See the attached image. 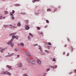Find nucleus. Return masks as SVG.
Returning a JSON list of instances; mask_svg holds the SVG:
<instances>
[{
  "mask_svg": "<svg viewBox=\"0 0 76 76\" xmlns=\"http://www.w3.org/2000/svg\"><path fill=\"white\" fill-rule=\"evenodd\" d=\"M20 45H21L22 46H24V43L23 42L20 43Z\"/></svg>",
  "mask_w": 76,
  "mask_h": 76,
  "instance_id": "nucleus-12",
  "label": "nucleus"
},
{
  "mask_svg": "<svg viewBox=\"0 0 76 76\" xmlns=\"http://www.w3.org/2000/svg\"><path fill=\"white\" fill-rule=\"evenodd\" d=\"M18 66L19 67H22V64L21 63H19L18 64Z\"/></svg>",
  "mask_w": 76,
  "mask_h": 76,
  "instance_id": "nucleus-4",
  "label": "nucleus"
},
{
  "mask_svg": "<svg viewBox=\"0 0 76 76\" xmlns=\"http://www.w3.org/2000/svg\"><path fill=\"white\" fill-rule=\"evenodd\" d=\"M39 49L41 51V52H42V48H39Z\"/></svg>",
  "mask_w": 76,
  "mask_h": 76,
  "instance_id": "nucleus-20",
  "label": "nucleus"
},
{
  "mask_svg": "<svg viewBox=\"0 0 76 76\" xmlns=\"http://www.w3.org/2000/svg\"><path fill=\"white\" fill-rule=\"evenodd\" d=\"M10 15L11 16V18L12 19L14 20V19H15V17H13V14H12V13H10Z\"/></svg>",
  "mask_w": 76,
  "mask_h": 76,
  "instance_id": "nucleus-6",
  "label": "nucleus"
},
{
  "mask_svg": "<svg viewBox=\"0 0 76 76\" xmlns=\"http://www.w3.org/2000/svg\"><path fill=\"white\" fill-rule=\"evenodd\" d=\"M3 1H4L5 0H3Z\"/></svg>",
  "mask_w": 76,
  "mask_h": 76,
  "instance_id": "nucleus-55",
  "label": "nucleus"
},
{
  "mask_svg": "<svg viewBox=\"0 0 76 76\" xmlns=\"http://www.w3.org/2000/svg\"><path fill=\"white\" fill-rule=\"evenodd\" d=\"M2 17H3V16L2 15L0 16V19H2Z\"/></svg>",
  "mask_w": 76,
  "mask_h": 76,
  "instance_id": "nucleus-28",
  "label": "nucleus"
},
{
  "mask_svg": "<svg viewBox=\"0 0 76 76\" xmlns=\"http://www.w3.org/2000/svg\"><path fill=\"white\" fill-rule=\"evenodd\" d=\"M53 61H56V59H55V58H53Z\"/></svg>",
  "mask_w": 76,
  "mask_h": 76,
  "instance_id": "nucleus-25",
  "label": "nucleus"
},
{
  "mask_svg": "<svg viewBox=\"0 0 76 76\" xmlns=\"http://www.w3.org/2000/svg\"><path fill=\"white\" fill-rule=\"evenodd\" d=\"M16 34V32L13 33H11L10 34V35H15Z\"/></svg>",
  "mask_w": 76,
  "mask_h": 76,
  "instance_id": "nucleus-9",
  "label": "nucleus"
},
{
  "mask_svg": "<svg viewBox=\"0 0 76 76\" xmlns=\"http://www.w3.org/2000/svg\"><path fill=\"white\" fill-rule=\"evenodd\" d=\"M17 45H18V46H19V45H20V44H19V43H18L17 44Z\"/></svg>",
  "mask_w": 76,
  "mask_h": 76,
  "instance_id": "nucleus-37",
  "label": "nucleus"
},
{
  "mask_svg": "<svg viewBox=\"0 0 76 76\" xmlns=\"http://www.w3.org/2000/svg\"><path fill=\"white\" fill-rule=\"evenodd\" d=\"M68 41H69V39H68Z\"/></svg>",
  "mask_w": 76,
  "mask_h": 76,
  "instance_id": "nucleus-51",
  "label": "nucleus"
},
{
  "mask_svg": "<svg viewBox=\"0 0 76 76\" xmlns=\"http://www.w3.org/2000/svg\"><path fill=\"white\" fill-rule=\"evenodd\" d=\"M14 54V53H12L10 55V56L11 55V56H13Z\"/></svg>",
  "mask_w": 76,
  "mask_h": 76,
  "instance_id": "nucleus-26",
  "label": "nucleus"
},
{
  "mask_svg": "<svg viewBox=\"0 0 76 76\" xmlns=\"http://www.w3.org/2000/svg\"><path fill=\"white\" fill-rule=\"evenodd\" d=\"M35 1H36L35 0H33L32 1V2H33V3H35Z\"/></svg>",
  "mask_w": 76,
  "mask_h": 76,
  "instance_id": "nucleus-27",
  "label": "nucleus"
},
{
  "mask_svg": "<svg viewBox=\"0 0 76 76\" xmlns=\"http://www.w3.org/2000/svg\"><path fill=\"white\" fill-rule=\"evenodd\" d=\"M15 51H18L16 49H15Z\"/></svg>",
  "mask_w": 76,
  "mask_h": 76,
  "instance_id": "nucleus-45",
  "label": "nucleus"
},
{
  "mask_svg": "<svg viewBox=\"0 0 76 76\" xmlns=\"http://www.w3.org/2000/svg\"><path fill=\"white\" fill-rule=\"evenodd\" d=\"M17 57H19V55H18L17 56Z\"/></svg>",
  "mask_w": 76,
  "mask_h": 76,
  "instance_id": "nucleus-43",
  "label": "nucleus"
},
{
  "mask_svg": "<svg viewBox=\"0 0 76 76\" xmlns=\"http://www.w3.org/2000/svg\"><path fill=\"white\" fill-rule=\"evenodd\" d=\"M48 49H50V48H48Z\"/></svg>",
  "mask_w": 76,
  "mask_h": 76,
  "instance_id": "nucleus-54",
  "label": "nucleus"
},
{
  "mask_svg": "<svg viewBox=\"0 0 76 76\" xmlns=\"http://www.w3.org/2000/svg\"><path fill=\"white\" fill-rule=\"evenodd\" d=\"M25 26H26V30H28L29 29L30 27H29L27 25H26Z\"/></svg>",
  "mask_w": 76,
  "mask_h": 76,
  "instance_id": "nucleus-7",
  "label": "nucleus"
},
{
  "mask_svg": "<svg viewBox=\"0 0 76 76\" xmlns=\"http://www.w3.org/2000/svg\"><path fill=\"white\" fill-rule=\"evenodd\" d=\"M51 68H57V66H55V67L51 66Z\"/></svg>",
  "mask_w": 76,
  "mask_h": 76,
  "instance_id": "nucleus-13",
  "label": "nucleus"
},
{
  "mask_svg": "<svg viewBox=\"0 0 76 76\" xmlns=\"http://www.w3.org/2000/svg\"><path fill=\"white\" fill-rule=\"evenodd\" d=\"M48 45H51V43L49 42L48 43Z\"/></svg>",
  "mask_w": 76,
  "mask_h": 76,
  "instance_id": "nucleus-21",
  "label": "nucleus"
},
{
  "mask_svg": "<svg viewBox=\"0 0 76 76\" xmlns=\"http://www.w3.org/2000/svg\"><path fill=\"white\" fill-rule=\"evenodd\" d=\"M7 75H9L10 76L11 75V74L10 73L8 72V73H7Z\"/></svg>",
  "mask_w": 76,
  "mask_h": 76,
  "instance_id": "nucleus-19",
  "label": "nucleus"
},
{
  "mask_svg": "<svg viewBox=\"0 0 76 76\" xmlns=\"http://www.w3.org/2000/svg\"><path fill=\"white\" fill-rule=\"evenodd\" d=\"M15 11L14 10H12V13L11 12H10V13H12V14H14L15 13Z\"/></svg>",
  "mask_w": 76,
  "mask_h": 76,
  "instance_id": "nucleus-14",
  "label": "nucleus"
},
{
  "mask_svg": "<svg viewBox=\"0 0 76 76\" xmlns=\"http://www.w3.org/2000/svg\"><path fill=\"white\" fill-rule=\"evenodd\" d=\"M6 49H7V48H5L1 50V53H3V51H4V50H6Z\"/></svg>",
  "mask_w": 76,
  "mask_h": 76,
  "instance_id": "nucleus-10",
  "label": "nucleus"
},
{
  "mask_svg": "<svg viewBox=\"0 0 76 76\" xmlns=\"http://www.w3.org/2000/svg\"><path fill=\"white\" fill-rule=\"evenodd\" d=\"M15 38H16L17 39H18V36H15L13 35L12 37V39L10 41V42L8 43H7V44H8L9 45L11 44V47H13L14 44H13L12 42V41H13V39H15Z\"/></svg>",
  "mask_w": 76,
  "mask_h": 76,
  "instance_id": "nucleus-1",
  "label": "nucleus"
},
{
  "mask_svg": "<svg viewBox=\"0 0 76 76\" xmlns=\"http://www.w3.org/2000/svg\"><path fill=\"white\" fill-rule=\"evenodd\" d=\"M74 72L75 73H76V69L74 70Z\"/></svg>",
  "mask_w": 76,
  "mask_h": 76,
  "instance_id": "nucleus-38",
  "label": "nucleus"
},
{
  "mask_svg": "<svg viewBox=\"0 0 76 76\" xmlns=\"http://www.w3.org/2000/svg\"><path fill=\"white\" fill-rule=\"evenodd\" d=\"M41 34H43V33L41 32Z\"/></svg>",
  "mask_w": 76,
  "mask_h": 76,
  "instance_id": "nucleus-50",
  "label": "nucleus"
},
{
  "mask_svg": "<svg viewBox=\"0 0 76 76\" xmlns=\"http://www.w3.org/2000/svg\"><path fill=\"white\" fill-rule=\"evenodd\" d=\"M37 29L38 30H40V27H37Z\"/></svg>",
  "mask_w": 76,
  "mask_h": 76,
  "instance_id": "nucleus-24",
  "label": "nucleus"
},
{
  "mask_svg": "<svg viewBox=\"0 0 76 76\" xmlns=\"http://www.w3.org/2000/svg\"><path fill=\"white\" fill-rule=\"evenodd\" d=\"M37 62L39 64H41V61L39 59H37Z\"/></svg>",
  "mask_w": 76,
  "mask_h": 76,
  "instance_id": "nucleus-5",
  "label": "nucleus"
},
{
  "mask_svg": "<svg viewBox=\"0 0 76 76\" xmlns=\"http://www.w3.org/2000/svg\"><path fill=\"white\" fill-rule=\"evenodd\" d=\"M26 55L27 57H31V55L29 54V53L28 52V51L26 52Z\"/></svg>",
  "mask_w": 76,
  "mask_h": 76,
  "instance_id": "nucleus-3",
  "label": "nucleus"
},
{
  "mask_svg": "<svg viewBox=\"0 0 76 76\" xmlns=\"http://www.w3.org/2000/svg\"><path fill=\"white\" fill-rule=\"evenodd\" d=\"M10 53H8V54H9Z\"/></svg>",
  "mask_w": 76,
  "mask_h": 76,
  "instance_id": "nucleus-52",
  "label": "nucleus"
},
{
  "mask_svg": "<svg viewBox=\"0 0 76 76\" xmlns=\"http://www.w3.org/2000/svg\"><path fill=\"white\" fill-rule=\"evenodd\" d=\"M35 45H38V44H36Z\"/></svg>",
  "mask_w": 76,
  "mask_h": 76,
  "instance_id": "nucleus-49",
  "label": "nucleus"
},
{
  "mask_svg": "<svg viewBox=\"0 0 76 76\" xmlns=\"http://www.w3.org/2000/svg\"><path fill=\"white\" fill-rule=\"evenodd\" d=\"M36 0V1H39V0Z\"/></svg>",
  "mask_w": 76,
  "mask_h": 76,
  "instance_id": "nucleus-40",
  "label": "nucleus"
},
{
  "mask_svg": "<svg viewBox=\"0 0 76 76\" xmlns=\"http://www.w3.org/2000/svg\"><path fill=\"white\" fill-rule=\"evenodd\" d=\"M64 54H65V52H64L63 53V55H64Z\"/></svg>",
  "mask_w": 76,
  "mask_h": 76,
  "instance_id": "nucleus-41",
  "label": "nucleus"
},
{
  "mask_svg": "<svg viewBox=\"0 0 76 76\" xmlns=\"http://www.w3.org/2000/svg\"><path fill=\"white\" fill-rule=\"evenodd\" d=\"M45 52H47L48 53H50V52L49 51H48L47 50H45Z\"/></svg>",
  "mask_w": 76,
  "mask_h": 76,
  "instance_id": "nucleus-22",
  "label": "nucleus"
},
{
  "mask_svg": "<svg viewBox=\"0 0 76 76\" xmlns=\"http://www.w3.org/2000/svg\"><path fill=\"white\" fill-rule=\"evenodd\" d=\"M17 6H20V4H17Z\"/></svg>",
  "mask_w": 76,
  "mask_h": 76,
  "instance_id": "nucleus-33",
  "label": "nucleus"
},
{
  "mask_svg": "<svg viewBox=\"0 0 76 76\" xmlns=\"http://www.w3.org/2000/svg\"><path fill=\"white\" fill-rule=\"evenodd\" d=\"M73 49H72V51H73Z\"/></svg>",
  "mask_w": 76,
  "mask_h": 76,
  "instance_id": "nucleus-47",
  "label": "nucleus"
},
{
  "mask_svg": "<svg viewBox=\"0 0 76 76\" xmlns=\"http://www.w3.org/2000/svg\"><path fill=\"white\" fill-rule=\"evenodd\" d=\"M10 26H12V25L10 24Z\"/></svg>",
  "mask_w": 76,
  "mask_h": 76,
  "instance_id": "nucleus-46",
  "label": "nucleus"
},
{
  "mask_svg": "<svg viewBox=\"0 0 76 76\" xmlns=\"http://www.w3.org/2000/svg\"><path fill=\"white\" fill-rule=\"evenodd\" d=\"M57 10V9L56 8L55 9L54 11V12H56V11Z\"/></svg>",
  "mask_w": 76,
  "mask_h": 76,
  "instance_id": "nucleus-31",
  "label": "nucleus"
},
{
  "mask_svg": "<svg viewBox=\"0 0 76 76\" xmlns=\"http://www.w3.org/2000/svg\"><path fill=\"white\" fill-rule=\"evenodd\" d=\"M24 13V14H26V13Z\"/></svg>",
  "mask_w": 76,
  "mask_h": 76,
  "instance_id": "nucleus-53",
  "label": "nucleus"
},
{
  "mask_svg": "<svg viewBox=\"0 0 76 76\" xmlns=\"http://www.w3.org/2000/svg\"><path fill=\"white\" fill-rule=\"evenodd\" d=\"M13 26V28H16V27H15V26Z\"/></svg>",
  "mask_w": 76,
  "mask_h": 76,
  "instance_id": "nucleus-39",
  "label": "nucleus"
},
{
  "mask_svg": "<svg viewBox=\"0 0 76 76\" xmlns=\"http://www.w3.org/2000/svg\"><path fill=\"white\" fill-rule=\"evenodd\" d=\"M5 57H11V55H7L5 56Z\"/></svg>",
  "mask_w": 76,
  "mask_h": 76,
  "instance_id": "nucleus-18",
  "label": "nucleus"
},
{
  "mask_svg": "<svg viewBox=\"0 0 76 76\" xmlns=\"http://www.w3.org/2000/svg\"><path fill=\"white\" fill-rule=\"evenodd\" d=\"M69 56V53H68L66 55L67 56Z\"/></svg>",
  "mask_w": 76,
  "mask_h": 76,
  "instance_id": "nucleus-36",
  "label": "nucleus"
},
{
  "mask_svg": "<svg viewBox=\"0 0 76 76\" xmlns=\"http://www.w3.org/2000/svg\"><path fill=\"white\" fill-rule=\"evenodd\" d=\"M29 35H30V36H31L32 37H33V35L31 33H29Z\"/></svg>",
  "mask_w": 76,
  "mask_h": 76,
  "instance_id": "nucleus-16",
  "label": "nucleus"
},
{
  "mask_svg": "<svg viewBox=\"0 0 76 76\" xmlns=\"http://www.w3.org/2000/svg\"><path fill=\"white\" fill-rule=\"evenodd\" d=\"M46 23H49V21H48V20H46Z\"/></svg>",
  "mask_w": 76,
  "mask_h": 76,
  "instance_id": "nucleus-23",
  "label": "nucleus"
},
{
  "mask_svg": "<svg viewBox=\"0 0 76 76\" xmlns=\"http://www.w3.org/2000/svg\"><path fill=\"white\" fill-rule=\"evenodd\" d=\"M4 27H5V28H6L7 27V26L6 25H4Z\"/></svg>",
  "mask_w": 76,
  "mask_h": 76,
  "instance_id": "nucleus-32",
  "label": "nucleus"
},
{
  "mask_svg": "<svg viewBox=\"0 0 76 76\" xmlns=\"http://www.w3.org/2000/svg\"><path fill=\"white\" fill-rule=\"evenodd\" d=\"M24 76H28V75H27V74H25L23 75Z\"/></svg>",
  "mask_w": 76,
  "mask_h": 76,
  "instance_id": "nucleus-29",
  "label": "nucleus"
},
{
  "mask_svg": "<svg viewBox=\"0 0 76 76\" xmlns=\"http://www.w3.org/2000/svg\"><path fill=\"white\" fill-rule=\"evenodd\" d=\"M67 46V45H65V47H66Z\"/></svg>",
  "mask_w": 76,
  "mask_h": 76,
  "instance_id": "nucleus-42",
  "label": "nucleus"
},
{
  "mask_svg": "<svg viewBox=\"0 0 76 76\" xmlns=\"http://www.w3.org/2000/svg\"><path fill=\"white\" fill-rule=\"evenodd\" d=\"M7 67L8 69H12V66L9 65H7Z\"/></svg>",
  "mask_w": 76,
  "mask_h": 76,
  "instance_id": "nucleus-8",
  "label": "nucleus"
},
{
  "mask_svg": "<svg viewBox=\"0 0 76 76\" xmlns=\"http://www.w3.org/2000/svg\"><path fill=\"white\" fill-rule=\"evenodd\" d=\"M47 11L48 12H51V9H50V8H48L47 10Z\"/></svg>",
  "mask_w": 76,
  "mask_h": 76,
  "instance_id": "nucleus-11",
  "label": "nucleus"
},
{
  "mask_svg": "<svg viewBox=\"0 0 76 76\" xmlns=\"http://www.w3.org/2000/svg\"><path fill=\"white\" fill-rule=\"evenodd\" d=\"M50 70V69L49 68H48L47 70V72H48Z\"/></svg>",
  "mask_w": 76,
  "mask_h": 76,
  "instance_id": "nucleus-30",
  "label": "nucleus"
},
{
  "mask_svg": "<svg viewBox=\"0 0 76 76\" xmlns=\"http://www.w3.org/2000/svg\"><path fill=\"white\" fill-rule=\"evenodd\" d=\"M27 61L28 63H31V64H33V65L35 64V62L33 60L28 59H27Z\"/></svg>",
  "mask_w": 76,
  "mask_h": 76,
  "instance_id": "nucleus-2",
  "label": "nucleus"
},
{
  "mask_svg": "<svg viewBox=\"0 0 76 76\" xmlns=\"http://www.w3.org/2000/svg\"><path fill=\"white\" fill-rule=\"evenodd\" d=\"M30 38H31V37H30L28 36V39H30Z\"/></svg>",
  "mask_w": 76,
  "mask_h": 76,
  "instance_id": "nucleus-34",
  "label": "nucleus"
},
{
  "mask_svg": "<svg viewBox=\"0 0 76 76\" xmlns=\"http://www.w3.org/2000/svg\"><path fill=\"white\" fill-rule=\"evenodd\" d=\"M17 25L18 26H20L21 25V24L20 23H18Z\"/></svg>",
  "mask_w": 76,
  "mask_h": 76,
  "instance_id": "nucleus-17",
  "label": "nucleus"
},
{
  "mask_svg": "<svg viewBox=\"0 0 76 76\" xmlns=\"http://www.w3.org/2000/svg\"><path fill=\"white\" fill-rule=\"evenodd\" d=\"M5 14H7V13H8V12H7V11H5Z\"/></svg>",
  "mask_w": 76,
  "mask_h": 76,
  "instance_id": "nucleus-35",
  "label": "nucleus"
},
{
  "mask_svg": "<svg viewBox=\"0 0 76 76\" xmlns=\"http://www.w3.org/2000/svg\"><path fill=\"white\" fill-rule=\"evenodd\" d=\"M5 18H6V17H4L3 18V19H5Z\"/></svg>",
  "mask_w": 76,
  "mask_h": 76,
  "instance_id": "nucleus-48",
  "label": "nucleus"
},
{
  "mask_svg": "<svg viewBox=\"0 0 76 76\" xmlns=\"http://www.w3.org/2000/svg\"><path fill=\"white\" fill-rule=\"evenodd\" d=\"M8 71H6L4 73V75H7Z\"/></svg>",
  "mask_w": 76,
  "mask_h": 76,
  "instance_id": "nucleus-15",
  "label": "nucleus"
},
{
  "mask_svg": "<svg viewBox=\"0 0 76 76\" xmlns=\"http://www.w3.org/2000/svg\"><path fill=\"white\" fill-rule=\"evenodd\" d=\"M47 27V26H45V28H46Z\"/></svg>",
  "mask_w": 76,
  "mask_h": 76,
  "instance_id": "nucleus-44",
  "label": "nucleus"
}]
</instances>
